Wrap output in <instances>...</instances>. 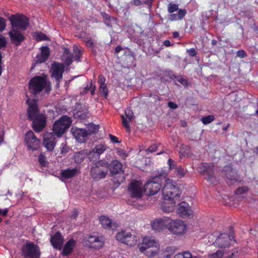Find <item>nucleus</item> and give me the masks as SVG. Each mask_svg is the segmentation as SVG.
<instances>
[{"label": "nucleus", "instance_id": "nucleus-12", "mask_svg": "<svg viewBox=\"0 0 258 258\" xmlns=\"http://www.w3.org/2000/svg\"><path fill=\"white\" fill-rule=\"evenodd\" d=\"M26 104L28 106L27 109V114L29 120H32L35 117L41 115V113H39L40 110L36 99H30L28 98L26 100Z\"/></svg>", "mask_w": 258, "mask_h": 258}, {"label": "nucleus", "instance_id": "nucleus-63", "mask_svg": "<svg viewBox=\"0 0 258 258\" xmlns=\"http://www.w3.org/2000/svg\"><path fill=\"white\" fill-rule=\"evenodd\" d=\"M168 163L169 164V168L170 169H173L174 168V162L173 160L171 159H169L168 161Z\"/></svg>", "mask_w": 258, "mask_h": 258}, {"label": "nucleus", "instance_id": "nucleus-3", "mask_svg": "<svg viewBox=\"0 0 258 258\" xmlns=\"http://www.w3.org/2000/svg\"><path fill=\"white\" fill-rule=\"evenodd\" d=\"M139 250L148 257L155 256L158 252L159 245L154 239L145 237L138 246Z\"/></svg>", "mask_w": 258, "mask_h": 258}, {"label": "nucleus", "instance_id": "nucleus-15", "mask_svg": "<svg viewBox=\"0 0 258 258\" xmlns=\"http://www.w3.org/2000/svg\"><path fill=\"white\" fill-rule=\"evenodd\" d=\"M64 69L63 64L58 62H54L51 64V76L55 79L57 85L59 84L62 78Z\"/></svg>", "mask_w": 258, "mask_h": 258}, {"label": "nucleus", "instance_id": "nucleus-30", "mask_svg": "<svg viewBox=\"0 0 258 258\" xmlns=\"http://www.w3.org/2000/svg\"><path fill=\"white\" fill-rule=\"evenodd\" d=\"M136 236L131 232H126L125 239H124L122 243L129 246H132L136 244Z\"/></svg>", "mask_w": 258, "mask_h": 258}, {"label": "nucleus", "instance_id": "nucleus-45", "mask_svg": "<svg viewBox=\"0 0 258 258\" xmlns=\"http://www.w3.org/2000/svg\"><path fill=\"white\" fill-rule=\"evenodd\" d=\"M189 150L190 148L189 146L182 145L180 147V153L183 155H188Z\"/></svg>", "mask_w": 258, "mask_h": 258}, {"label": "nucleus", "instance_id": "nucleus-41", "mask_svg": "<svg viewBox=\"0 0 258 258\" xmlns=\"http://www.w3.org/2000/svg\"><path fill=\"white\" fill-rule=\"evenodd\" d=\"M99 127L92 123H90L88 125V130L87 131L89 135L95 134L98 130Z\"/></svg>", "mask_w": 258, "mask_h": 258}, {"label": "nucleus", "instance_id": "nucleus-8", "mask_svg": "<svg viewBox=\"0 0 258 258\" xmlns=\"http://www.w3.org/2000/svg\"><path fill=\"white\" fill-rule=\"evenodd\" d=\"M22 255L25 258H40L39 247L33 242L29 241L22 248Z\"/></svg>", "mask_w": 258, "mask_h": 258}, {"label": "nucleus", "instance_id": "nucleus-51", "mask_svg": "<svg viewBox=\"0 0 258 258\" xmlns=\"http://www.w3.org/2000/svg\"><path fill=\"white\" fill-rule=\"evenodd\" d=\"M158 146V145L156 144H153L149 147V148L146 150V152L147 154L154 152L157 150Z\"/></svg>", "mask_w": 258, "mask_h": 258}, {"label": "nucleus", "instance_id": "nucleus-32", "mask_svg": "<svg viewBox=\"0 0 258 258\" xmlns=\"http://www.w3.org/2000/svg\"><path fill=\"white\" fill-rule=\"evenodd\" d=\"M99 222L103 228L105 229H110L111 227V220L108 217L101 216L99 217Z\"/></svg>", "mask_w": 258, "mask_h": 258}, {"label": "nucleus", "instance_id": "nucleus-42", "mask_svg": "<svg viewBox=\"0 0 258 258\" xmlns=\"http://www.w3.org/2000/svg\"><path fill=\"white\" fill-rule=\"evenodd\" d=\"M249 189L247 186L239 187L235 190V194L237 195H241L245 194L248 191Z\"/></svg>", "mask_w": 258, "mask_h": 258}, {"label": "nucleus", "instance_id": "nucleus-48", "mask_svg": "<svg viewBox=\"0 0 258 258\" xmlns=\"http://www.w3.org/2000/svg\"><path fill=\"white\" fill-rule=\"evenodd\" d=\"M38 162L41 167H45L46 166V158L42 154H40L38 157Z\"/></svg>", "mask_w": 258, "mask_h": 258}, {"label": "nucleus", "instance_id": "nucleus-62", "mask_svg": "<svg viewBox=\"0 0 258 258\" xmlns=\"http://www.w3.org/2000/svg\"><path fill=\"white\" fill-rule=\"evenodd\" d=\"M86 45L89 47H93L94 43L91 39H89L86 41Z\"/></svg>", "mask_w": 258, "mask_h": 258}, {"label": "nucleus", "instance_id": "nucleus-60", "mask_svg": "<svg viewBox=\"0 0 258 258\" xmlns=\"http://www.w3.org/2000/svg\"><path fill=\"white\" fill-rule=\"evenodd\" d=\"M168 106L171 108V109H176L178 107L177 105L174 103L173 102H172V101H169L168 103Z\"/></svg>", "mask_w": 258, "mask_h": 258}, {"label": "nucleus", "instance_id": "nucleus-21", "mask_svg": "<svg viewBox=\"0 0 258 258\" xmlns=\"http://www.w3.org/2000/svg\"><path fill=\"white\" fill-rule=\"evenodd\" d=\"M231 241L230 236L227 233L221 234L215 240V244L219 247L226 248L228 247Z\"/></svg>", "mask_w": 258, "mask_h": 258}, {"label": "nucleus", "instance_id": "nucleus-59", "mask_svg": "<svg viewBox=\"0 0 258 258\" xmlns=\"http://www.w3.org/2000/svg\"><path fill=\"white\" fill-rule=\"evenodd\" d=\"M177 81L179 82L180 84H181L183 86H186L188 83L187 80L182 77H179L177 79Z\"/></svg>", "mask_w": 258, "mask_h": 258}, {"label": "nucleus", "instance_id": "nucleus-39", "mask_svg": "<svg viewBox=\"0 0 258 258\" xmlns=\"http://www.w3.org/2000/svg\"><path fill=\"white\" fill-rule=\"evenodd\" d=\"M34 36L37 41L47 40L48 39L47 36L41 32L35 33Z\"/></svg>", "mask_w": 258, "mask_h": 258}, {"label": "nucleus", "instance_id": "nucleus-49", "mask_svg": "<svg viewBox=\"0 0 258 258\" xmlns=\"http://www.w3.org/2000/svg\"><path fill=\"white\" fill-rule=\"evenodd\" d=\"M40 49L41 54H43V55H45L47 57H49L50 55V50L48 46H42L41 47Z\"/></svg>", "mask_w": 258, "mask_h": 258}, {"label": "nucleus", "instance_id": "nucleus-5", "mask_svg": "<svg viewBox=\"0 0 258 258\" xmlns=\"http://www.w3.org/2000/svg\"><path fill=\"white\" fill-rule=\"evenodd\" d=\"M72 120L66 115H62L58 120L55 121L52 125V134L57 137H61L70 127Z\"/></svg>", "mask_w": 258, "mask_h": 258}, {"label": "nucleus", "instance_id": "nucleus-50", "mask_svg": "<svg viewBox=\"0 0 258 258\" xmlns=\"http://www.w3.org/2000/svg\"><path fill=\"white\" fill-rule=\"evenodd\" d=\"M175 172L180 177H183L185 175V170L181 166H179L175 168Z\"/></svg>", "mask_w": 258, "mask_h": 258}, {"label": "nucleus", "instance_id": "nucleus-40", "mask_svg": "<svg viewBox=\"0 0 258 258\" xmlns=\"http://www.w3.org/2000/svg\"><path fill=\"white\" fill-rule=\"evenodd\" d=\"M115 150L116 154L122 160H125L126 157L128 156V154L123 149L116 148Z\"/></svg>", "mask_w": 258, "mask_h": 258}, {"label": "nucleus", "instance_id": "nucleus-35", "mask_svg": "<svg viewBox=\"0 0 258 258\" xmlns=\"http://www.w3.org/2000/svg\"><path fill=\"white\" fill-rule=\"evenodd\" d=\"M86 157V154L84 152H79L74 156V161L77 164L81 163Z\"/></svg>", "mask_w": 258, "mask_h": 258}, {"label": "nucleus", "instance_id": "nucleus-26", "mask_svg": "<svg viewBox=\"0 0 258 258\" xmlns=\"http://www.w3.org/2000/svg\"><path fill=\"white\" fill-rule=\"evenodd\" d=\"M76 244V241L73 238L69 239L64 244L61 254L63 256H68L71 254Z\"/></svg>", "mask_w": 258, "mask_h": 258}, {"label": "nucleus", "instance_id": "nucleus-31", "mask_svg": "<svg viewBox=\"0 0 258 258\" xmlns=\"http://www.w3.org/2000/svg\"><path fill=\"white\" fill-rule=\"evenodd\" d=\"M186 13V11L185 9H179L177 14H170L169 19L170 21L181 20L185 16Z\"/></svg>", "mask_w": 258, "mask_h": 258}, {"label": "nucleus", "instance_id": "nucleus-6", "mask_svg": "<svg viewBox=\"0 0 258 258\" xmlns=\"http://www.w3.org/2000/svg\"><path fill=\"white\" fill-rule=\"evenodd\" d=\"M108 162L104 161H98L91 168L90 174L95 180L98 181L105 178L108 173Z\"/></svg>", "mask_w": 258, "mask_h": 258}, {"label": "nucleus", "instance_id": "nucleus-19", "mask_svg": "<svg viewBox=\"0 0 258 258\" xmlns=\"http://www.w3.org/2000/svg\"><path fill=\"white\" fill-rule=\"evenodd\" d=\"M9 35L12 43L18 46L21 45V43L25 39V37L19 31L15 29H12L9 33Z\"/></svg>", "mask_w": 258, "mask_h": 258}, {"label": "nucleus", "instance_id": "nucleus-22", "mask_svg": "<svg viewBox=\"0 0 258 258\" xmlns=\"http://www.w3.org/2000/svg\"><path fill=\"white\" fill-rule=\"evenodd\" d=\"M169 219L165 218L164 219L159 218L155 220L152 223L151 226L152 229L156 231H160L165 227L168 228V221Z\"/></svg>", "mask_w": 258, "mask_h": 258}, {"label": "nucleus", "instance_id": "nucleus-23", "mask_svg": "<svg viewBox=\"0 0 258 258\" xmlns=\"http://www.w3.org/2000/svg\"><path fill=\"white\" fill-rule=\"evenodd\" d=\"M177 213L181 217H188L191 215L192 211L188 203L182 202L178 205Z\"/></svg>", "mask_w": 258, "mask_h": 258}, {"label": "nucleus", "instance_id": "nucleus-16", "mask_svg": "<svg viewBox=\"0 0 258 258\" xmlns=\"http://www.w3.org/2000/svg\"><path fill=\"white\" fill-rule=\"evenodd\" d=\"M201 168L203 169V172L207 176V179L212 183H214L216 179L214 176V166L212 163H204L201 164Z\"/></svg>", "mask_w": 258, "mask_h": 258}, {"label": "nucleus", "instance_id": "nucleus-43", "mask_svg": "<svg viewBox=\"0 0 258 258\" xmlns=\"http://www.w3.org/2000/svg\"><path fill=\"white\" fill-rule=\"evenodd\" d=\"M178 9V6L175 4H172L170 3L168 6V13L172 14L174 12H176Z\"/></svg>", "mask_w": 258, "mask_h": 258}, {"label": "nucleus", "instance_id": "nucleus-28", "mask_svg": "<svg viewBox=\"0 0 258 258\" xmlns=\"http://www.w3.org/2000/svg\"><path fill=\"white\" fill-rule=\"evenodd\" d=\"M105 80L106 79L103 75H100L98 76V82L100 85L99 91L106 98L108 96V92L106 85L105 83Z\"/></svg>", "mask_w": 258, "mask_h": 258}, {"label": "nucleus", "instance_id": "nucleus-56", "mask_svg": "<svg viewBox=\"0 0 258 258\" xmlns=\"http://www.w3.org/2000/svg\"><path fill=\"white\" fill-rule=\"evenodd\" d=\"M187 52L190 56H195L197 54V52L194 48L187 50Z\"/></svg>", "mask_w": 258, "mask_h": 258}, {"label": "nucleus", "instance_id": "nucleus-7", "mask_svg": "<svg viewBox=\"0 0 258 258\" xmlns=\"http://www.w3.org/2000/svg\"><path fill=\"white\" fill-rule=\"evenodd\" d=\"M12 26L25 30L29 25V19L23 14L12 15L10 18Z\"/></svg>", "mask_w": 258, "mask_h": 258}, {"label": "nucleus", "instance_id": "nucleus-54", "mask_svg": "<svg viewBox=\"0 0 258 258\" xmlns=\"http://www.w3.org/2000/svg\"><path fill=\"white\" fill-rule=\"evenodd\" d=\"M7 45V40L5 37L0 35V48H4Z\"/></svg>", "mask_w": 258, "mask_h": 258}, {"label": "nucleus", "instance_id": "nucleus-1", "mask_svg": "<svg viewBox=\"0 0 258 258\" xmlns=\"http://www.w3.org/2000/svg\"><path fill=\"white\" fill-rule=\"evenodd\" d=\"M163 198L165 200L178 201L181 192L175 182L170 179L165 180V183L162 189Z\"/></svg>", "mask_w": 258, "mask_h": 258}, {"label": "nucleus", "instance_id": "nucleus-52", "mask_svg": "<svg viewBox=\"0 0 258 258\" xmlns=\"http://www.w3.org/2000/svg\"><path fill=\"white\" fill-rule=\"evenodd\" d=\"M6 26V22L5 19L0 17V32L3 31Z\"/></svg>", "mask_w": 258, "mask_h": 258}, {"label": "nucleus", "instance_id": "nucleus-10", "mask_svg": "<svg viewBox=\"0 0 258 258\" xmlns=\"http://www.w3.org/2000/svg\"><path fill=\"white\" fill-rule=\"evenodd\" d=\"M168 229L172 233L176 235L184 234L186 229V225L182 220L178 219L168 221Z\"/></svg>", "mask_w": 258, "mask_h": 258}, {"label": "nucleus", "instance_id": "nucleus-2", "mask_svg": "<svg viewBox=\"0 0 258 258\" xmlns=\"http://www.w3.org/2000/svg\"><path fill=\"white\" fill-rule=\"evenodd\" d=\"M28 86L30 93L34 95L39 94L44 89L46 93H49L50 90V85L48 84L46 77H33L29 81Z\"/></svg>", "mask_w": 258, "mask_h": 258}, {"label": "nucleus", "instance_id": "nucleus-61", "mask_svg": "<svg viewBox=\"0 0 258 258\" xmlns=\"http://www.w3.org/2000/svg\"><path fill=\"white\" fill-rule=\"evenodd\" d=\"M9 210L8 209H0V216H6L7 215Z\"/></svg>", "mask_w": 258, "mask_h": 258}, {"label": "nucleus", "instance_id": "nucleus-14", "mask_svg": "<svg viewBox=\"0 0 258 258\" xmlns=\"http://www.w3.org/2000/svg\"><path fill=\"white\" fill-rule=\"evenodd\" d=\"M25 142L27 147L32 151L37 150L39 147L40 141L31 131H29L26 134Z\"/></svg>", "mask_w": 258, "mask_h": 258}, {"label": "nucleus", "instance_id": "nucleus-9", "mask_svg": "<svg viewBox=\"0 0 258 258\" xmlns=\"http://www.w3.org/2000/svg\"><path fill=\"white\" fill-rule=\"evenodd\" d=\"M83 243L85 246L99 249L103 246L104 241L101 237L88 235L83 238Z\"/></svg>", "mask_w": 258, "mask_h": 258}, {"label": "nucleus", "instance_id": "nucleus-13", "mask_svg": "<svg viewBox=\"0 0 258 258\" xmlns=\"http://www.w3.org/2000/svg\"><path fill=\"white\" fill-rule=\"evenodd\" d=\"M128 190L133 198L139 199L143 196L142 184L139 181H132L128 186Z\"/></svg>", "mask_w": 258, "mask_h": 258}, {"label": "nucleus", "instance_id": "nucleus-44", "mask_svg": "<svg viewBox=\"0 0 258 258\" xmlns=\"http://www.w3.org/2000/svg\"><path fill=\"white\" fill-rule=\"evenodd\" d=\"M214 119L215 117L214 115H209L203 117L202 121L204 124H207L212 122Z\"/></svg>", "mask_w": 258, "mask_h": 258}, {"label": "nucleus", "instance_id": "nucleus-29", "mask_svg": "<svg viewBox=\"0 0 258 258\" xmlns=\"http://www.w3.org/2000/svg\"><path fill=\"white\" fill-rule=\"evenodd\" d=\"M170 203H164L161 206V210L164 213H170L173 212L175 209V206L176 201H170Z\"/></svg>", "mask_w": 258, "mask_h": 258}, {"label": "nucleus", "instance_id": "nucleus-24", "mask_svg": "<svg viewBox=\"0 0 258 258\" xmlns=\"http://www.w3.org/2000/svg\"><path fill=\"white\" fill-rule=\"evenodd\" d=\"M63 242V238L59 231L56 232L51 237L50 243L54 249H60Z\"/></svg>", "mask_w": 258, "mask_h": 258}, {"label": "nucleus", "instance_id": "nucleus-17", "mask_svg": "<svg viewBox=\"0 0 258 258\" xmlns=\"http://www.w3.org/2000/svg\"><path fill=\"white\" fill-rule=\"evenodd\" d=\"M32 127L37 133L42 131L46 124V117L44 114H41L34 118L32 120Z\"/></svg>", "mask_w": 258, "mask_h": 258}, {"label": "nucleus", "instance_id": "nucleus-64", "mask_svg": "<svg viewBox=\"0 0 258 258\" xmlns=\"http://www.w3.org/2000/svg\"><path fill=\"white\" fill-rule=\"evenodd\" d=\"M154 0H145L143 4L148 6L149 8H151Z\"/></svg>", "mask_w": 258, "mask_h": 258}, {"label": "nucleus", "instance_id": "nucleus-55", "mask_svg": "<svg viewBox=\"0 0 258 258\" xmlns=\"http://www.w3.org/2000/svg\"><path fill=\"white\" fill-rule=\"evenodd\" d=\"M246 53L244 50H239L236 52V56L240 58L246 57Z\"/></svg>", "mask_w": 258, "mask_h": 258}, {"label": "nucleus", "instance_id": "nucleus-20", "mask_svg": "<svg viewBox=\"0 0 258 258\" xmlns=\"http://www.w3.org/2000/svg\"><path fill=\"white\" fill-rule=\"evenodd\" d=\"M55 135L50 133L46 134L43 140V144L48 151H52L56 145Z\"/></svg>", "mask_w": 258, "mask_h": 258}, {"label": "nucleus", "instance_id": "nucleus-18", "mask_svg": "<svg viewBox=\"0 0 258 258\" xmlns=\"http://www.w3.org/2000/svg\"><path fill=\"white\" fill-rule=\"evenodd\" d=\"M71 132L76 140L80 143L85 142L89 136L88 131L83 128L73 127L71 129Z\"/></svg>", "mask_w": 258, "mask_h": 258}, {"label": "nucleus", "instance_id": "nucleus-46", "mask_svg": "<svg viewBox=\"0 0 258 258\" xmlns=\"http://www.w3.org/2000/svg\"><path fill=\"white\" fill-rule=\"evenodd\" d=\"M48 58V57L45 55H43V54L40 53L39 54L37 55L36 56V62L40 63H43L47 60Z\"/></svg>", "mask_w": 258, "mask_h": 258}, {"label": "nucleus", "instance_id": "nucleus-57", "mask_svg": "<svg viewBox=\"0 0 258 258\" xmlns=\"http://www.w3.org/2000/svg\"><path fill=\"white\" fill-rule=\"evenodd\" d=\"M213 255L215 258H222L223 255V251L218 250Z\"/></svg>", "mask_w": 258, "mask_h": 258}, {"label": "nucleus", "instance_id": "nucleus-4", "mask_svg": "<svg viewBox=\"0 0 258 258\" xmlns=\"http://www.w3.org/2000/svg\"><path fill=\"white\" fill-rule=\"evenodd\" d=\"M166 175L167 173L164 171L161 170L158 175L147 181L144 187L145 194L148 196H153L158 193L161 187V179L165 178Z\"/></svg>", "mask_w": 258, "mask_h": 258}, {"label": "nucleus", "instance_id": "nucleus-36", "mask_svg": "<svg viewBox=\"0 0 258 258\" xmlns=\"http://www.w3.org/2000/svg\"><path fill=\"white\" fill-rule=\"evenodd\" d=\"M114 53L118 58H121L126 54V51L124 47L118 45L114 49Z\"/></svg>", "mask_w": 258, "mask_h": 258}, {"label": "nucleus", "instance_id": "nucleus-25", "mask_svg": "<svg viewBox=\"0 0 258 258\" xmlns=\"http://www.w3.org/2000/svg\"><path fill=\"white\" fill-rule=\"evenodd\" d=\"M125 113L126 117L122 116V122L123 126L125 128L126 131L130 133L131 127L129 124V122L131 121L134 117V113L132 111L129 109H127L125 110Z\"/></svg>", "mask_w": 258, "mask_h": 258}, {"label": "nucleus", "instance_id": "nucleus-58", "mask_svg": "<svg viewBox=\"0 0 258 258\" xmlns=\"http://www.w3.org/2000/svg\"><path fill=\"white\" fill-rule=\"evenodd\" d=\"M181 254L182 255L183 258H191V254L188 251H185L181 253Z\"/></svg>", "mask_w": 258, "mask_h": 258}, {"label": "nucleus", "instance_id": "nucleus-11", "mask_svg": "<svg viewBox=\"0 0 258 258\" xmlns=\"http://www.w3.org/2000/svg\"><path fill=\"white\" fill-rule=\"evenodd\" d=\"M124 180L122 163L117 160H114V188L118 187Z\"/></svg>", "mask_w": 258, "mask_h": 258}, {"label": "nucleus", "instance_id": "nucleus-37", "mask_svg": "<svg viewBox=\"0 0 258 258\" xmlns=\"http://www.w3.org/2000/svg\"><path fill=\"white\" fill-rule=\"evenodd\" d=\"M107 149L106 146L104 144H99L96 145L93 149L100 156L101 154L103 153Z\"/></svg>", "mask_w": 258, "mask_h": 258}, {"label": "nucleus", "instance_id": "nucleus-47", "mask_svg": "<svg viewBox=\"0 0 258 258\" xmlns=\"http://www.w3.org/2000/svg\"><path fill=\"white\" fill-rule=\"evenodd\" d=\"M126 234V232L125 231H121L117 233L116 235V240L122 243L124 239H125Z\"/></svg>", "mask_w": 258, "mask_h": 258}, {"label": "nucleus", "instance_id": "nucleus-38", "mask_svg": "<svg viewBox=\"0 0 258 258\" xmlns=\"http://www.w3.org/2000/svg\"><path fill=\"white\" fill-rule=\"evenodd\" d=\"M88 158L90 161L96 162L99 159L100 156L94 150V149H93L88 154Z\"/></svg>", "mask_w": 258, "mask_h": 258}, {"label": "nucleus", "instance_id": "nucleus-27", "mask_svg": "<svg viewBox=\"0 0 258 258\" xmlns=\"http://www.w3.org/2000/svg\"><path fill=\"white\" fill-rule=\"evenodd\" d=\"M79 170L77 168L73 169L67 168L61 171L60 173V176L64 179H69L76 176Z\"/></svg>", "mask_w": 258, "mask_h": 258}, {"label": "nucleus", "instance_id": "nucleus-33", "mask_svg": "<svg viewBox=\"0 0 258 258\" xmlns=\"http://www.w3.org/2000/svg\"><path fill=\"white\" fill-rule=\"evenodd\" d=\"M74 55H73L74 60L77 62L80 61L83 51L76 45L73 46Z\"/></svg>", "mask_w": 258, "mask_h": 258}, {"label": "nucleus", "instance_id": "nucleus-53", "mask_svg": "<svg viewBox=\"0 0 258 258\" xmlns=\"http://www.w3.org/2000/svg\"><path fill=\"white\" fill-rule=\"evenodd\" d=\"M73 60L74 58L73 55H70L69 56H67L66 57V58L64 59V62L68 66H69L72 63Z\"/></svg>", "mask_w": 258, "mask_h": 258}, {"label": "nucleus", "instance_id": "nucleus-34", "mask_svg": "<svg viewBox=\"0 0 258 258\" xmlns=\"http://www.w3.org/2000/svg\"><path fill=\"white\" fill-rule=\"evenodd\" d=\"M225 176L226 178L231 181H237V180L236 174L232 169L226 170Z\"/></svg>", "mask_w": 258, "mask_h": 258}]
</instances>
